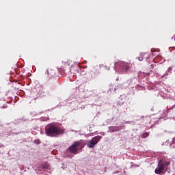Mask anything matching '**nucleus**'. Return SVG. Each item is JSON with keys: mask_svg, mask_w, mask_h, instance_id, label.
Here are the masks:
<instances>
[{"mask_svg": "<svg viewBox=\"0 0 175 175\" xmlns=\"http://www.w3.org/2000/svg\"><path fill=\"white\" fill-rule=\"evenodd\" d=\"M45 133L50 137H57L59 135L64 133V130L59 129L55 124H48L45 127Z\"/></svg>", "mask_w": 175, "mask_h": 175, "instance_id": "f257e3e1", "label": "nucleus"}, {"mask_svg": "<svg viewBox=\"0 0 175 175\" xmlns=\"http://www.w3.org/2000/svg\"><path fill=\"white\" fill-rule=\"evenodd\" d=\"M85 146V144L83 141L75 142L67 149V152L76 155L78 154L79 150H82Z\"/></svg>", "mask_w": 175, "mask_h": 175, "instance_id": "f03ea898", "label": "nucleus"}, {"mask_svg": "<svg viewBox=\"0 0 175 175\" xmlns=\"http://www.w3.org/2000/svg\"><path fill=\"white\" fill-rule=\"evenodd\" d=\"M100 139H102V136L100 135H97L96 137H94L90 140V143L88 144V147H89V148H94V147H95V145L98 144Z\"/></svg>", "mask_w": 175, "mask_h": 175, "instance_id": "7ed1b4c3", "label": "nucleus"}, {"mask_svg": "<svg viewBox=\"0 0 175 175\" xmlns=\"http://www.w3.org/2000/svg\"><path fill=\"white\" fill-rule=\"evenodd\" d=\"M165 170V163L162 161V160H159L158 163V165L157 168L154 170V172L156 174H162L163 171Z\"/></svg>", "mask_w": 175, "mask_h": 175, "instance_id": "20e7f679", "label": "nucleus"}, {"mask_svg": "<svg viewBox=\"0 0 175 175\" xmlns=\"http://www.w3.org/2000/svg\"><path fill=\"white\" fill-rule=\"evenodd\" d=\"M119 65L123 68H125V69L123 68V72H126L131 69V66H129V65H128V64L125 63L124 62H120Z\"/></svg>", "mask_w": 175, "mask_h": 175, "instance_id": "39448f33", "label": "nucleus"}, {"mask_svg": "<svg viewBox=\"0 0 175 175\" xmlns=\"http://www.w3.org/2000/svg\"><path fill=\"white\" fill-rule=\"evenodd\" d=\"M46 73L49 76V77H55V76H57V73L53 69H48Z\"/></svg>", "mask_w": 175, "mask_h": 175, "instance_id": "423d86ee", "label": "nucleus"}, {"mask_svg": "<svg viewBox=\"0 0 175 175\" xmlns=\"http://www.w3.org/2000/svg\"><path fill=\"white\" fill-rule=\"evenodd\" d=\"M111 132H117L118 131H120V128L118 126H113L111 129Z\"/></svg>", "mask_w": 175, "mask_h": 175, "instance_id": "0eeeda50", "label": "nucleus"}, {"mask_svg": "<svg viewBox=\"0 0 175 175\" xmlns=\"http://www.w3.org/2000/svg\"><path fill=\"white\" fill-rule=\"evenodd\" d=\"M148 133H144L142 135V139H146V137H148Z\"/></svg>", "mask_w": 175, "mask_h": 175, "instance_id": "6e6552de", "label": "nucleus"}, {"mask_svg": "<svg viewBox=\"0 0 175 175\" xmlns=\"http://www.w3.org/2000/svg\"><path fill=\"white\" fill-rule=\"evenodd\" d=\"M42 167L43 169H49V164L47 163L42 164Z\"/></svg>", "mask_w": 175, "mask_h": 175, "instance_id": "1a4fd4ad", "label": "nucleus"}, {"mask_svg": "<svg viewBox=\"0 0 175 175\" xmlns=\"http://www.w3.org/2000/svg\"><path fill=\"white\" fill-rule=\"evenodd\" d=\"M34 143L36 144H40V139H35Z\"/></svg>", "mask_w": 175, "mask_h": 175, "instance_id": "9d476101", "label": "nucleus"}, {"mask_svg": "<svg viewBox=\"0 0 175 175\" xmlns=\"http://www.w3.org/2000/svg\"><path fill=\"white\" fill-rule=\"evenodd\" d=\"M8 107V105L6 104H3V106L0 107V109H6Z\"/></svg>", "mask_w": 175, "mask_h": 175, "instance_id": "9b49d317", "label": "nucleus"}, {"mask_svg": "<svg viewBox=\"0 0 175 175\" xmlns=\"http://www.w3.org/2000/svg\"><path fill=\"white\" fill-rule=\"evenodd\" d=\"M164 165H165L166 166H169V165H170V161H166Z\"/></svg>", "mask_w": 175, "mask_h": 175, "instance_id": "f8f14e48", "label": "nucleus"}, {"mask_svg": "<svg viewBox=\"0 0 175 175\" xmlns=\"http://www.w3.org/2000/svg\"><path fill=\"white\" fill-rule=\"evenodd\" d=\"M172 67H169V68H168V71H169V72H172Z\"/></svg>", "mask_w": 175, "mask_h": 175, "instance_id": "ddd939ff", "label": "nucleus"}, {"mask_svg": "<svg viewBox=\"0 0 175 175\" xmlns=\"http://www.w3.org/2000/svg\"><path fill=\"white\" fill-rule=\"evenodd\" d=\"M138 59L139 61H143V57H139Z\"/></svg>", "mask_w": 175, "mask_h": 175, "instance_id": "4468645a", "label": "nucleus"}, {"mask_svg": "<svg viewBox=\"0 0 175 175\" xmlns=\"http://www.w3.org/2000/svg\"><path fill=\"white\" fill-rule=\"evenodd\" d=\"M105 68L107 69V70H110V67L105 66Z\"/></svg>", "mask_w": 175, "mask_h": 175, "instance_id": "2eb2a0df", "label": "nucleus"}, {"mask_svg": "<svg viewBox=\"0 0 175 175\" xmlns=\"http://www.w3.org/2000/svg\"><path fill=\"white\" fill-rule=\"evenodd\" d=\"M168 173H170V170L167 171Z\"/></svg>", "mask_w": 175, "mask_h": 175, "instance_id": "dca6fc26", "label": "nucleus"}, {"mask_svg": "<svg viewBox=\"0 0 175 175\" xmlns=\"http://www.w3.org/2000/svg\"><path fill=\"white\" fill-rule=\"evenodd\" d=\"M120 105H122V103H121V104H120Z\"/></svg>", "mask_w": 175, "mask_h": 175, "instance_id": "f3484780", "label": "nucleus"}]
</instances>
